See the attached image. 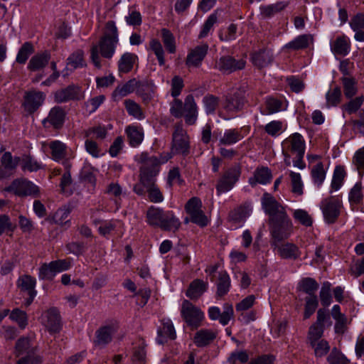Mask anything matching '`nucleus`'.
Here are the masks:
<instances>
[{"instance_id": "obj_48", "label": "nucleus", "mask_w": 364, "mask_h": 364, "mask_svg": "<svg viewBox=\"0 0 364 364\" xmlns=\"http://www.w3.org/2000/svg\"><path fill=\"white\" fill-rule=\"evenodd\" d=\"M250 214L247 205H241L231 210L229 213V220L233 222H240L245 219Z\"/></svg>"}, {"instance_id": "obj_34", "label": "nucleus", "mask_w": 364, "mask_h": 364, "mask_svg": "<svg viewBox=\"0 0 364 364\" xmlns=\"http://www.w3.org/2000/svg\"><path fill=\"white\" fill-rule=\"evenodd\" d=\"M136 80L131 79L122 85H118L112 92V98L114 101L121 100L135 90Z\"/></svg>"}, {"instance_id": "obj_55", "label": "nucleus", "mask_w": 364, "mask_h": 364, "mask_svg": "<svg viewBox=\"0 0 364 364\" xmlns=\"http://www.w3.org/2000/svg\"><path fill=\"white\" fill-rule=\"evenodd\" d=\"M362 184L358 182L350 189L348 194V200L351 204H359L363 201Z\"/></svg>"}, {"instance_id": "obj_51", "label": "nucleus", "mask_w": 364, "mask_h": 364, "mask_svg": "<svg viewBox=\"0 0 364 364\" xmlns=\"http://www.w3.org/2000/svg\"><path fill=\"white\" fill-rule=\"evenodd\" d=\"M311 174L314 183L319 187L326 178V171L323 163L318 162L311 169Z\"/></svg>"}, {"instance_id": "obj_36", "label": "nucleus", "mask_w": 364, "mask_h": 364, "mask_svg": "<svg viewBox=\"0 0 364 364\" xmlns=\"http://www.w3.org/2000/svg\"><path fill=\"white\" fill-rule=\"evenodd\" d=\"M331 50L336 55H346L350 50V43L346 36H338L331 44Z\"/></svg>"}, {"instance_id": "obj_31", "label": "nucleus", "mask_w": 364, "mask_h": 364, "mask_svg": "<svg viewBox=\"0 0 364 364\" xmlns=\"http://www.w3.org/2000/svg\"><path fill=\"white\" fill-rule=\"evenodd\" d=\"M139 161L142 164L140 168L148 172L155 171L156 174L158 175L160 170V162L157 156H149L147 153H141Z\"/></svg>"}, {"instance_id": "obj_9", "label": "nucleus", "mask_w": 364, "mask_h": 364, "mask_svg": "<svg viewBox=\"0 0 364 364\" xmlns=\"http://www.w3.org/2000/svg\"><path fill=\"white\" fill-rule=\"evenodd\" d=\"M320 207L325 221L328 224H333L340 215L342 202L333 197L327 198L321 201Z\"/></svg>"}, {"instance_id": "obj_18", "label": "nucleus", "mask_w": 364, "mask_h": 364, "mask_svg": "<svg viewBox=\"0 0 364 364\" xmlns=\"http://www.w3.org/2000/svg\"><path fill=\"white\" fill-rule=\"evenodd\" d=\"M183 112L186 124L188 125L195 124L198 119V107L193 95L186 97Z\"/></svg>"}, {"instance_id": "obj_25", "label": "nucleus", "mask_w": 364, "mask_h": 364, "mask_svg": "<svg viewBox=\"0 0 364 364\" xmlns=\"http://www.w3.org/2000/svg\"><path fill=\"white\" fill-rule=\"evenodd\" d=\"M208 287L207 282L199 279H194L189 284L186 295L192 300H197L207 291Z\"/></svg>"}, {"instance_id": "obj_10", "label": "nucleus", "mask_w": 364, "mask_h": 364, "mask_svg": "<svg viewBox=\"0 0 364 364\" xmlns=\"http://www.w3.org/2000/svg\"><path fill=\"white\" fill-rule=\"evenodd\" d=\"M271 247L276 252V254L283 259L296 260L301 255L299 247L291 242H285L284 240L272 244Z\"/></svg>"}, {"instance_id": "obj_43", "label": "nucleus", "mask_w": 364, "mask_h": 364, "mask_svg": "<svg viewBox=\"0 0 364 364\" xmlns=\"http://www.w3.org/2000/svg\"><path fill=\"white\" fill-rule=\"evenodd\" d=\"M161 40L169 53H175L176 51V41L173 34L166 28L161 30Z\"/></svg>"}, {"instance_id": "obj_29", "label": "nucleus", "mask_w": 364, "mask_h": 364, "mask_svg": "<svg viewBox=\"0 0 364 364\" xmlns=\"http://www.w3.org/2000/svg\"><path fill=\"white\" fill-rule=\"evenodd\" d=\"M154 87H155L153 83L146 80H136L135 90L136 94L142 98L144 102H149L153 97L154 93Z\"/></svg>"}, {"instance_id": "obj_5", "label": "nucleus", "mask_w": 364, "mask_h": 364, "mask_svg": "<svg viewBox=\"0 0 364 364\" xmlns=\"http://www.w3.org/2000/svg\"><path fill=\"white\" fill-rule=\"evenodd\" d=\"M241 173L242 168L239 164H235L226 169L217 181V195L220 196L232 190L239 181Z\"/></svg>"}, {"instance_id": "obj_39", "label": "nucleus", "mask_w": 364, "mask_h": 364, "mask_svg": "<svg viewBox=\"0 0 364 364\" xmlns=\"http://www.w3.org/2000/svg\"><path fill=\"white\" fill-rule=\"evenodd\" d=\"M20 162L21 157H13L11 153L9 151L5 152L1 158V166L6 171H14Z\"/></svg>"}, {"instance_id": "obj_61", "label": "nucleus", "mask_w": 364, "mask_h": 364, "mask_svg": "<svg viewBox=\"0 0 364 364\" xmlns=\"http://www.w3.org/2000/svg\"><path fill=\"white\" fill-rule=\"evenodd\" d=\"M265 105L266 109L262 111V113L263 114H272L278 112L282 109V103L277 99L269 97L267 99Z\"/></svg>"}, {"instance_id": "obj_50", "label": "nucleus", "mask_w": 364, "mask_h": 364, "mask_svg": "<svg viewBox=\"0 0 364 364\" xmlns=\"http://www.w3.org/2000/svg\"><path fill=\"white\" fill-rule=\"evenodd\" d=\"M346 175V173L344 167L342 166H336L333 171L331 188L335 191L338 190L343 185Z\"/></svg>"}, {"instance_id": "obj_11", "label": "nucleus", "mask_w": 364, "mask_h": 364, "mask_svg": "<svg viewBox=\"0 0 364 364\" xmlns=\"http://www.w3.org/2000/svg\"><path fill=\"white\" fill-rule=\"evenodd\" d=\"M5 190L18 196H37L39 193L38 187L34 183L27 180L19 179L14 180Z\"/></svg>"}, {"instance_id": "obj_54", "label": "nucleus", "mask_w": 364, "mask_h": 364, "mask_svg": "<svg viewBox=\"0 0 364 364\" xmlns=\"http://www.w3.org/2000/svg\"><path fill=\"white\" fill-rule=\"evenodd\" d=\"M56 274L52 262H50V263H43L41 266L38 277L41 280H53Z\"/></svg>"}, {"instance_id": "obj_12", "label": "nucleus", "mask_w": 364, "mask_h": 364, "mask_svg": "<svg viewBox=\"0 0 364 364\" xmlns=\"http://www.w3.org/2000/svg\"><path fill=\"white\" fill-rule=\"evenodd\" d=\"M46 100V95L41 91L31 90L25 93L23 107L26 112L32 114L42 106Z\"/></svg>"}, {"instance_id": "obj_24", "label": "nucleus", "mask_w": 364, "mask_h": 364, "mask_svg": "<svg viewBox=\"0 0 364 364\" xmlns=\"http://www.w3.org/2000/svg\"><path fill=\"white\" fill-rule=\"evenodd\" d=\"M116 330L112 326H104L95 332V343L97 346H105L112 341V335Z\"/></svg>"}, {"instance_id": "obj_22", "label": "nucleus", "mask_w": 364, "mask_h": 364, "mask_svg": "<svg viewBox=\"0 0 364 364\" xmlns=\"http://www.w3.org/2000/svg\"><path fill=\"white\" fill-rule=\"evenodd\" d=\"M70 212L71 209L69 207L63 206L58 208L52 216L47 218L46 220L67 229L71 225L70 220L68 219Z\"/></svg>"}, {"instance_id": "obj_59", "label": "nucleus", "mask_w": 364, "mask_h": 364, "mask_svg": "<svg viewBox=\"0 0 364 364\" xmlns=\"http://www.w3.org/2000/svg\"><path fill=\"white\" fill-rule=\"evenodd\" d=\"M124 106L129 115L137 119H141L144 117L140 106L134 100L129 99L126 100L124 101Z\"/></svg>"}, {"instance_id": "obj_49", "label": "nucleus", "mask_w": 364, "mask_h": 364, "mask_svg": "<svg viewBox=\"0 0 364 364\" xmlns=\"http://www.w3.org/2000/svg\"><path fill=\"white\" fill-rule=\"evenodd\" d=\"M219 98L213 95L208 94L203 98V103L208 115L213 114L219 105Z\"/></svg>"}, {"instance_id": "obj_35", "label": "nucleus", "mask_w": 364, "mask_h": 364, "mask_svg": "<svg viewBox=\"0 0 364 364\" xmlns=\"http://www.w3.org/2000/svg\"><path fill=\"white\" fill-rule=\"evenodd\" d=\"M84 60V52L82 50H77L73 52L67 59L66 70H74L78 68L85 66Z\"/></svg>"}, {"instance_id": "obj_27", "label": "nucleus", "mask_w": 364, "mask_h": 364, "mask_svg": "<svg viewBox=\"0 0 364 364\" xmlns=\"http://www.w3.org/2000/svg\"><path fill=\"white\" fill-rule=\"evenodd\" d=\"M284 144L288 145L290 151L293 154L301 155L305 152V141L299 133L291 134L284 141Z\"/></svg>"}, {"instance_id": "obj_46", "label": "nucleus", "mask_w": 364, "mask_h": 364, "mask_svg": "<svg viewBox=\"0 0 364 364\" xmlns=\"http://www.w3.org/2000/svg\"><path fill=\"white\" fill-rule=\"evenodd\" d=\"M34 53V47L31 42L24 43L20 48L16 61L19 64H24L29 56Z\"/></svg>"}, {"instance_id": "obj_62", "label": "nucleus", "mask_w": 364, "mask_h": 364, "mask_svg": "<svg viewBox=\"0 0 364 364\" xmlns=\"http://www.w3.org/2000/svg\"><path fill=\"white\" fill-rule=\"evenodd\" d=\"M139 181L146 185V188L156 185V171H146L140 168Z\"/></svg>"}, {"instance_id": "obj_23", "label": "nucleus", "mask_w": 364, "mask_h": 364, "mask_svg": "<svg viewBox=\"0 0 364 364\" xmlns=\"http://www.w3.org/2000/svg\"><path fill=\"white\" fill-rule=\"evenodd\" d=\"M272 175L268 167H258L254 171L253 176L249 178V183L252 186H255L257 183L267 184L272 180Z\"/></svg>"}, {"instance_id": "obj_4", "label": "nucleus", "mask_w": 364, "mask_h": 364, "mask_svg": "<svg viewBox=\"0 0 364 364\" xmlns=\"http://www.w3.org/2000/svg\"><path fill=\"white\" fill-rule=\"evenodd\" d=\"M37 347H32L31 340L28 337H21L15 345L16 357L24 355L18 360L16 364H40L43 362L42 357L36 355Z\"/></svg>"}, {"instance_id": "obj_17", "label": "nucleus", "mask_w": 364, "mask_h": 364, "mask_svg": "<svg viewBox=\"0 0 364 364\" xmlns=\"http://www.w3.org/2000/svg\"><path fill=\"white\" fill-rule=\"evenodd\" d=\"M274 60L272 51L267 48H261L252 51L250 54V61L254 66L259 69L267 67Z\"/></svg>"}, {"instance_id": "obj_42", "label": "nucleus", "mask_w": 364, "mask_h": 364, "mask_svg": "<svg viewBox=\"0 0 364 364\" xmlns=\"http://www.w3.org/2000/svg\"><path fill=\"white\" fill-rule=\"evenodd\" d=\"M136 55L130 53H126L121 57L118 62V69L119 73H127L133 68Z\"/></svg>"}, {"instance_id": "obj_58", "label": "nucleus", "mask_w": 364, "mask_h": 364, "mask_svg": "<svg viewBox=\"0 0 364 364\" xmlns=\"http://www.w3.org/2000/svg\"><path fill=\"white\" fill-rule=\"evenodd\" d=\"M149 46L156 56L159 65H164L165 64L164 50L160 41L157 39H152Z\"/></svg>"}, {"instance_id": "obj_56", "label": "nucleus", "mask_w": 364, "mask_h": 364, "mask_svg": "<svg viewBox=\"0 0 364 364\" xmlns=\"http://www.w3.org/2000/svg\"><path fill=\"white\" fill-rule=\"evenodd\" d=\"M324 331V326H318L316 324H312L308 332V341L309 344L314 343L320 340L323 336Z\"/></svg>"}, {"instance_id": "obj_40", "label": "nucleus", "mask_w": 364, "mask_h": 364, "mask_svg": "<svg viewBox=\"0 0 364 364\" xmlns=\"http://www.w3.org/2000/svg\"><path fill=\"white\" fill-rule=\"evenodd\" d=\"M318 287V282L311 277L303 278L299 283L300 290L306 293L307 296L316 295V291Z\"/></svg>"}, {"instance_id": "obj_1", "label": "nucleus", "mask_w": 364, "mask_h": 364, "mask_svg": "<svg viewBox=\"0 0 364 364\" xmlns=\"http://www.w3.org/2000/svg\"><path fill=\"white\" fill-rule=\"evenodd\" d=\"M262 205L269 215L270 245L287 240L293 233L294 227L285 208L267 193L262 198Z\"/></svg>"}, {"instance_id": "obj_3", "label": "nucleus", "mask_w": 364, "mask_h": 364, "mask_svg": "<svg viewBox=\"0 0 364 364\" xmlns=\"http://www.w3.org/2000/svg\"><path fill=\"white\" fill-rule=\"evenodd\" d=\"M146 221L152 227L160 228L163 230L173 232L178 230L181 225L180 220L173 211L164 210L154 205H151L147 209Z\"/></svg>"}, {"instance_id": "obj_63", "label": "nucleus", "mask_w": 364, "mask_h": 364, "mask_svg": "<svg viewBox=\"0 0 364 364\" xmlns=\"http://www.w3.org/2000/svg\"><path fill=\"white\" fill-rule=\"evenodd\" d=\"M107 135L106 128L102 126L91 127L85 132L86 137L91 139L95 138L96 139L102 140L106 138Z\"/></svg>"}, {"instance_id": "obj_60", "label": "nucleus", "mask_w": 364, "mask_h": 364, "mask_svg": "<svg viewBox=\"0 0 364 364\" xmlns=\"http://www.w3.org/2000/svg\"><path fill=\"white\" fill-rule=\"evenodd\" d=\"M310 346L314 350L316 357L324 356L330 350L328 342L324 339H321L314 343H311Z\"/></svg>"}, {"instance_id": "obj_7", "label": "nucleus", "mask_w": 364, "mask_h": 364, "mask_svg": "<svg viewBox=\"0 0 364 364\" xmlns=\"http://www.w3.org/2000/svg\"><path fill=\"white\" fill-rule=\"evenodd\" d=\"M171 150L175 154L187 156L190 153V139L186 131L181 123L174 127L172 134Z\"/></svg>"}, {"instance_id": "obj_8", "label": "nucleus", "mask_w": 364, "mask_h": 364, "mask_svg": "<svg viewBox=\"0 0 364 364\" xmlns=\"http://www.w3.org/2000/svg\"><path fill=\"white\" fill-rule=\"evenodd\" d=\"M49 148L51 151V158L54 161H62L65 169L70 168L72 165L70 160L74 158V154L65 144L59 140H54L50 142Z\"/></svg>"}, {"instance_id": "obj_41", "label": "nucleus", "mask_w": 364, "mask_h": 364, "mask_svg": "<svg viewBox=\"0 0 364 364\" xmlns=\"http://www.w3.org/2000/svg\"><path fill=\"white\" fill-rule=\"evenodd\" d=\"M304 319L309 318L318 306V299L316 295L306 296L304 298Z\"/></svg>"}, {"instance_id": "obj_28", "label": "nucleus", "mask_w": 364, "mask_h": 364, "mask_svg": "<svg viewBox=\"0 0 364 364\" xmlns=\"http://www.w3.org/2000/svg\"><path fill=\"white\" fill-rule=\"evenodd\" d=\"M216 338V333L210 329L198 331L193 338V342L198 347H205L212 343Z\"/></svg>"}, {"instance_id": "obj_30", "label": "nucleus", "mask_w": 364, "mask_h": 364, "mask_svg": "<svg viewBox=\"0 0 364 364\" xmlns=\"http://www.w3.org/2000/svg\"><path fill=\"white\" fill-rule=\"evenodd\" d=\"M217 297H223L225 296L230 291L231 287V281L228 274L225 271L218 272V277L216 282Z\"/></svg>"}, {"instance_id": "obj_33", "label": "nucleus", "mask_w": 364, "mask_h": 364, "mask_svg": "<svg viewBox=\"0 0 364 364\" xmlns=\"http://www.w3.org/2000/svg\"><path fill=\"white\" fill-rule=\"evenodd\" d=\"M313 42V36L311 34L300 35L293 41L287 43L284 48L298 50L306 48Z\"/></svg>"}, {"instance_id": "obj_19", "label": "nucleus", "mask_w": 364, "mask_h": 364, "mask_svg": "<svg viewBox=\"0 0 364 364\" xmlns=\"http://www.w3.org/2000/svg\"><path fill=\"white\" fill-rule=\"evenodd\" d=\"M208 50V44L200 45L191 49L186 59V66L188 68H198L207 55Z\"/></svg>"}, {"instance_id": "obj_38", "label": "nucleus", "mask_w": 364, "mask_h": 364, "mask_svg": "<svg viewBox=\"0 0 364 364\" xmlns=\"http://www.w3.org/2000/svg\"><path fill=\"white\" fill-rule=\"evenodd\" d=\"M126 132L129 144L132 146L136 147L142 142L144 139V132L141 128L134 126H129L126 129Z\"/></svg>"}, {"instance_id": "obj_57", "label": "nucleus", "mask_w": 364, "mask_h": 364, "mask_svg": "<svg viewBox=\"0 0 364 364\" xmlns=\"http://www.w3.org/2000/svg\"><path fill=\"white\" fill-rule=\"evenodd\" d=\"M327 360L330 364H348L350 360L336 348H333L328 356Z\"/></svg>"}, {"instance_id": "obj_26", "label": "nucleus", "mask_w": 364, "mask_h": 364, "mask_svg": "<svg viewBox=\"0 0 364 364\" xmlns=\"http://www.w3.org/2000/svg\"><path fill=\"white\" fill-rule=\"evenodd\" d=\"M50 59V54L46 50L42 53H37L31 57L28 64V69L31 71H38L44 68Z\"/></svg>"}, {"instance_id": "obj_53", "label": "nucleus", "mask_w": 364, "mask_h": 364, "mask_svg": "<svg viewBox=\"0 0 364 364\" xmlns=\"http://www.w3.org/2000/svg\"><path fill=\"white\" fill-rule=\"evenodd\" d=\"M294 219L301 225L310 227L312 225L313 219L307 211L303 209H296L293 212Z\"/></svg>"}, {"instance_id": "obj_52", "label": "nucleus", "mask_w": 364, "mask_h": 364, "mask_svg": "<svg viewBox=\"0 0 364 364\" xmlns=\"http://www.w3.org/2000/svg\"><path fill=\"white\" fill-rule=\"evenodd\" d=\"M145 342L143 339L140 340L138 344L133 349L132 360L137 364H142L146 358Z\"/></svg>"}, {"instance_id": "obj_6", "label": "nucleus", "mask_w": 364, "mask_h": 364, "mask_svg": "<svg viewBox=\"0 0 364 364\" xmlns=\"http://www.w3.org/2000/svg\"><path fill=\"white\" fill-rule=\"evenodd\" d=\"M181 315L191 330L199 328L204 318V314L201 309L187 299L182 302Z\"/></svg>"}, {"instance_id": "obj_64", "label": "nucleus", "mask_w": 364, "mask_h": 364, "mask_svg": "<svg viewBox=\"0 0 364 364\" xmlns=\"http://www.w3.org/2000/svg\"><path fill=\"white\" fill-rule=\"evenodd\" d=\"M341 91L340 87H336L330 90L326 95V102L328 106H336L341 101Z\"/></svg>"}, {"instance_id": "obj_15", "label": "nucleus", "mask_w": 364, "mask_h": 364, "mask_svg": "<svg viewBox=\"0 0 364 364\" xmlns=\"http://www.w3.org/2000/svg\"><path fill=\"white\" fill-rule=\"evenodd\" d=\"M246 60L244 58L235 59L230 55L221 57L216 63L217 68L222 73L230 74L245 68Z\"/></svg>"}, {"instance_id": "obj_37", "label": "nucleus", "mask_w": 364, "mask_h": 364, "mask_svg": "<svg viewBox=\"0 0 364 364\" xmlns=\"http://www.w3.org/2000/svg\"><path fill=\"white\" fill-rule=\"evenodd\" d=\"M36 284V279L28 274H23L19 277L16 282V285L21 291H26L27 294L36 292L35 290Z\"/></svg>"}, {"instance_id": "obj_20", "label": "nucleus", "mask_w": 364, "mask_h": 364, "mask_svg": "<svg viewBox=\"0 0 364 364\" xmlns=\"http://www.w3.org/2000/svg\"><path fill=\"white\" fill-rule=\"evenodd\" d=\"M43 323L50 333L59 332L61 328L59 311L55 308H51L43 315Z\"/></svg>"}, {"instance_id": "obj_47", "label": "nucleus", "mask_w": 364, "mask_h": 364, "mask_svg": "<svg viewBox=\"0 0 364 364\" xmlns=\"http://www.w3.org/2000/svg\"><path fill=\"white\" fill-rule=\"evenodd\" d=\"M319 298L321 304L323 307H328L332 302L331 296V284L328 282H324L322 284L320 292Z\"/></svg>"}, {"instance_id": "obj_44", "label": "nucleus", "mask_w": 364, "mask_h": 364, "mask_svg": "<svg viewBox=\"0 0 364 364\" xmlns=\"http://www.w3.org/2000/svg\"><path fill=\"white\" fill-rule=\"evenodd\" d=\"M9 318L16 322L21 329H24L28 323L26 312L18 308L14 309L9 313Z\"/></svg>"}, {"instance_id": "obj_13", "label": "nucleus", "mask_w": 364, "mask_h": 364, "mask_svg": "<svg viewBox=\"0 0 364 364\" xmlns=\"http://www.w3.org/2000/svg\"><path fill=\"white\" fill-rule=\"evenodd\" d=\"M82 98L81 87L73 84L57 90L54 94V100L57 103H64L71 100L78 101Z\"/></svg>"}, {"instance_id": "obj_45", "label": "nucleus", "mask_w": 364, "mask_h": 364, "mask_svg": "<svg viewBox=\"0 0 364 364\" xmlns=\"http://www.w3.org/2000/svg\"><path fill=\"white\" fill-rule=\"evenodd\" d=\"M21 168L30 172L37 171L43 168L42 164L29 154H23L21 158Z\"/></svg>"}, {"instance_id": "obj_2", "label": "nucleus", "mask_w": 364, "mask_h": 364, "mask_svg": "<svg viewBox=\"0 0 364 364\" xmlns=\"http://www.w3.org/2000/svg\"><path fill=\"white\" fill-rule=\"evenodd\" d=\"M118 43V31L115 24H107L98 44L93 45L90 49V58L94 65L100 68L102 58L110 59L114 54Z\"/></svg>"}, {"instance_id": "obj_32", "label": "nucleus", "mask_w": 364, "mask_h": 364, "mask_svg": "<svg viewBox=\"0 0 364 364\" xmlns=\"http://www.w3.org/2000/svg\"><path fill=\"white\" fill-rule=\"evenodd\" d=\"M240 129H230L225 131L219 139V145L230 146L236 144L243 139Z\"/></svg>"}, {"instance_id": "obj_14", "label": "nucleus", "mask_w": 364, "mask_h": 364, "mask_svg": "<svg viewBox=\"0 0 364 364\" xmlns=\"http://www.w3.org/2000/svg\"><path fill=\"white\" fill-rule=\"evenodd\" d=\"M246 86H241L232 95L227 96L225 109L228 112L241 111L247 102Z\"/></svg>"}, {"instance_id": "obj_21", "label": "nucleus", "mask_w": 364, "mask_h": 364, "mask_svg": "<svg viewBox=\"0 0 364 364\" xmlns=\"http://www.w3.org/2000/svg\"><path fill=\"white\" fill-rule=\"evenodd\" d=\"M176 338V333L172 321L170 319H164L162 326L157 331L156 342L164 344L168 339L174 340Z\"/></svg>"}, {"instance_id": "obj_16", "label": "nucleus", "mask_w": 364, "mask_h": 364, "mask_svg": "<svg viewBox=\"0 0 364 364\" xmlns=\"http://www.w3.org/2000/svg\"><path fill=\"white\" fill-rule=\"evenodd\" d=\"M65 112L64 109L58 106L53 107L42 123L45 128L53 127L55 129H60L65 122Z\"/></svg>"}]
</instances>
